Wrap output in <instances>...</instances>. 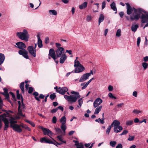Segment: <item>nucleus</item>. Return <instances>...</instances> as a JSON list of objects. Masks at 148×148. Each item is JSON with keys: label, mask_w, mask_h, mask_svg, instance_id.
Here are the masks:
<instances>
[{"label": "nucleus", "mask_w": 148, "mask_h": 148, "mask_svg": "<svg viewBox=\"0 0 148 148\" xmlns=\"http://www.w3.org/2000/svg\"><path fill=\"white\" fill-rule=\"evenodd\" d=\"M127 5V14L128 15H130L132 14L133 11L136 14L134 16L131 15L130 18L131 21L138 20L140 18V16L142 12L146 14V12L143 9L141 8L136 9L134 7L132 8L130 5L128 3H126Z\"/></svg>", "instance_id": "f257e3e1"}, {"label": "nucleus", "mask_w": 148, "mask_h": 148, "mask_svg": "<svg viewBox=\"0 0 148 148\" xmlns=\"http://www.w3.org/2000/svg\"><path fill=\"white\" fill-rule=\"evenodd\" d=\"M16 45L15 47L20 49L18 51V54L21 55H22L26 59H29L28 55V52L25 49L26 47L25 44L22 42H18L16 43Z\"/></svg>", "instance_id": "f03ea898"}, {"label": "nucleus", "mask_w": 148, "mask_h": 148, "mask_svg": "<svg viewBox=\"0 0 148 148\" xmlns=\"http://www.w3.org/2000/svg\"><path fill=\"white\" fill-rule=\"evenodd\" d=\"M16 36L20 39L27 41L29 38V35L26 29H24L22 32H17L16 34Z\"/></svg>", "instance_id": "7ed1b4c3"}, {"label": "nucleus", "mask_w": 148, "mask_h": 148, "mask_svg": "<svg viewBox=\"0 0 148 148\" xmlns=\"http://www.w3.org/2000/svg\"><path fill=\"white\" fill-rule=\"evenodd\" d=\"M71 93L74 95H72L70 96L69 101L75 102L77 101L78 98L80 97V95H79V93L78 92L72 91L71 92Z\"/></svg>", "instance_id": "20e7f679"}, {"label": "nucleus", "mask_w": 148, "mask_h": 148, "mask_svg": "<svg viewBox=\"0 0 148 148\" xmlns=\"http://www.w3.org/2000/svg\"><path fill=\"white\" fill-rule=\"evenodd\" d=\"M114 127V132L116 133L120 132L123 129L122 127L119 125L120 123L117 120H114L113 122Z\"/></svg>", "instance_id": "39448f33"}, {"label": "nucleus", "mask_w": 148, "mask_h": 148, "mask_svg": "<svg viewBox=\"0 0 148 148\" xmlns=\"http://www.w3.org/2000/svg\"><path fill=\"white\" fill-rule=\"evenodd\" d=\"M0 116L1 118V120L3 121L4 123V130H6L9 127V122L8 119L6 118L8 117L7 115L4 113L1 115Z\"/></svg>", "instance_id": "423d86ee"}, {"label": "nucleus", "mask_w": 148, "mask_h": 148, "mask_svg": "<svg viewBox=\"0 0 148 148\" xmlns=\"http://www.w3.org/2000/svg\"><path fill=\"white\" fill-rule=\"evenodd\" d=\"M142 12L141 15L140 16V18L141 19V22L143 23H145L148 21V14H144Z\"/></svg>", "instance_id": "0eeeda50"}, {"label": "nucleus", "mask_w": 148, "mask_h": 148, "mask_svg": "<svg viewBox=\"0 0 148 148\" xmlns=\"http://www.w3.org/2000/svg\"><path fill=\"white\" fill-rule=\"evenodd\" d=\"M27 49L29 53L33 57H35L36 56V51L34 49V47L29 46L27 47Z\"/></svg>", "instance_id": "6e6552de"}, {"label": "nucleus", "mask_w": 148, "mask_h": 148, "mask_svg": "<svg viewBox=\"0 0 148 148\" xmlns=\"http://www.w3.org/2000/svg\"><path fill=\"white\" fill-rule=\"evenodd\" d=\"M41 129L42 130L43 133L45 135H47L51 138L50 136H51L52 135L53 133L49 129L44 128L42 127H41Z\"/></svg>", "instance_id": "1a4fd4ad"}, {"label": "nucleus", "mask_w": 148, "mask_h": 148, "mask_svg": "<svg viewBox=\"0 0 148 148\" xmlns=\"http://www.w3.org/2000/svg\"><path fill=\"white\" fill-rule=\"evenodd\" d=\"M64 49L63 47H60L59 48H58L56 51V58L60 57L61 55L62 54L64 53Z\"/></svg>", "instance_id": "9d476101"}, {"label": "nucleus", "mask_w": 148, "mask_h": 148, "mask_svg": "<svg viewBox=\"0 0 148 148\" xmlns=\"http://www.w3.org/2000/svg\"><path fill=\"white\" fill-rule=\"evenodd\" d=\"M49 56L51 57L55 61L56 59L55 52L53 49H50L49 50Z\"/></svg>", "instance_id": "9b49d317"}, {"label": "nucleus", "mask_w": 148, "mask_h": 148, "mask_svg": "<svg viewBox=\"0 0 148 148\" xmlns=\"http://www.w3.org/2000/svg\"><path fill=\"white\" fill-rule=\"evenodd\" d=\"M102 102V100L99 98H97L93 103V106L95 108L100 105Z\"/></svg>", "instance_id": "f8f14e48"}, {"label": "nucleus", "mask_w": 148, "mask_h": 148, "mask_svg": "<svg viewBox=\"0 0 148 148\" xmlns=\"http://www.w3.org/2000/svg\"><path fill=\"white\" fill-rule=\"evenodd\" d=\"M40 142L42 143L44 142L49 144H54L53 141H52L50 139H47L46 137L42 138L40 140Z\"/></svg>", "instance_id": "ddd939ff"}, {"label": "nucleus", "mask_w": 148, "mask_h": 148, "mask_svg": "<svg viewBox=\"0 0 148 148\" xmlns=\"http://www.w3.org/2000/svg\"><path fill=\"white\" fill-rule=\"evenodd\" d=\"M88 73H85L84 74L80 77L79 79V82H84L86 79H88L89 77V75Z\"/></svg>", "instance_id": "4468645a"}, {"label": "nucleus", "mask_w": 148, "mask_h": 148, "mask_svg": "<svg viewBox=\"0 0 148 148\" xmlns=\"http://www.w3.org/2000/svg\"><path fill=\"white\" fill-rule=\"evenodd\" d=\"M85 70V68L82 65H81L79 66L76 67L75 70V73H78L83 71Z\"/></svg>", "instance_id": "2eb2a0df"}, {"label": "nucleus", "mask_w": 148, "mask_h": 148, "mask_svg": "<svg viewBox=\"0 0 148 148\" xmlns=\"http://www.w3.org/2000/svg\"><path fill=\"white\" fill-rule=\"evenodd\" d=\"M11 127L12 128L14 131L18 133H21L22 131V130L20 127L19 125H14L13 127Z\"/></svg>", "instance_id": "dca6fc26"}, {"label": "nucleus", "mask_w": 148, "mask_h": 148, "mask_svg": "<svg viewBox=\"0 0 148 148\" xmlns=\"http://www.w3.org/2000/svg\"><path fill=\"white\" fill-rule=\"evenodd\" d=\"M68 91L67 88L66 87H62L61 90H59L58 92L62 95H64Z\"/></svg>", "instance_id": "f3484780"}, {"label": "nucleus", "mask_w": 148, "mask_h": 148, "mask_svg": "<svg viewBox=\"0 0 148 148\" xmlns=\"http://www.w3.org/2000/svg\"><path fill=\"white\" fill-rule=\"evenodd\" d=\"M18 114L19 115L22 116L23 117H24L25 115H23L22 113V110L20 108L21 107V102L20 101H18Z\"/></svg>", "instance_id": "a211bd4d"}, {"label": "nucleus", "mask_w": 148, "mask_h": 148, "mask_svg": "<svg viewBox=\"0 0 148 148\" xmlns=\"http://www.w3.org/2000/svg\"><path fill=\"white\" fill-rule=\"evenodd\" d=\"M37 37L38 38V47L40 48H41L43 46L42 41L40 39V35L39 34L37 35Z\"/></svg>", "instance_id": "6ab92c4d"}, {"label": "nucleus", "mask_w": 148, "mask_h": 148, "mask_svg": "<svg viewBox=\"0 0 148 148\" xmlns=\"http://www.w3.org/2000/svg\"><path fill=\"white\" fill-rule=\"evenodd\" d=\"M66 58L67 56L65 54L62 55L60 59V63L61 64L63 63Z\"/></svg>", "instance_id": "aec40b11"}, {"label": "nucleus", "mask_w": 148, "mask_h": 148, "mask_svg": "<svg viewBox=\"0 0 148 148\" xmlns=\"http://www.w3.org/2000/svg\"><path fill=\"white\" fill-rule=\"evenodd\" d=\"M5 59V56L4 54L0 53V65L2 64Z\"/></svg>", "instance_id": "412c9836"}, {"label": "nucleus", "mask_w": 148, "mask_h": 148, "mask_svg": "<svg viewBox=\"0 0 148 148\" xmlns=\"http://www.w3.org/2000/svg\"><path fill=\"white\" fill-rule=\"evenodd\" d=\"M104 18L103 15V14H100L99 15L98 21L99 25L100 23L103 21Z\"/></svg>", "instance_id": "4be33fe9"}, {"label": "nucleus", "mask_w": 148, "mask_h": 148, "mask_svg": "<svg viewBox=\"0 0 148 148\" xmlns=\"http://www.w3.org/2000/svg\"><path fill=\"white\" fill-rule=\"evenodd\" d=\"M87 5V3L86 2H85L83 4L79 6V8L80 9L82 10L86 7Z\"/></svg>", "instance_id": "5701e85b"}, {"label": "nucleus", "mask_w": 148, "mask_h": 148, "mask_svg": "<svg viewBox=\"0 0 148 148\" xmlns=\"http://www.w3.org/2000/svg\"><path fill=\"white\" fill-rule=\"evenodd\" d=\"M138 27V26L137 24L132 25L131 27V30L132 31L135 32L137 30Z\"/></svg>", "instance_id": "b1692460"}, {"label": "nucleus", "mask_w": 148, "mask_h": 148, "mask_svg": "<svg viewBox=\"0 0 148 148\" xmlns=\"http://www.w3.org/2000/svg\"><path fill=\"white\" fill-rule=\"evenodd\" d=\"M33 95L34 96V97L35 98V99L38 101H40V99H39V98L37 97L39 95V93L36 92H34Z\"/></svg>", "instance_id": "393cba45"}, {"label": "nucleus", "mask_w": 148, "mask_h": 148, "mask_svg": "<svg viewBox=\"0 0 148 148\" xmlns=\"http://www.w3.org/2000/svg\"><path fill=\"white\" fill-rule=\"evenodd\" d=\"M102 108V106H100L97 108L95 110V111L94 112V114H97L99 112L101 111V109Z\"/></svg>", "instance_id": "a878e982"}, {"label": "nucleus", "mask_w": 148, "mask_h": 148, "mask_svg": "<svg viewBox=\"0 0 148 148\" xmlns=\"http://www.w3.org/2000/svg\"><path fill=\"white\" fill-rule=\"evenodd\" d=\"M24 83L23 82H22L20 84L19 87L23 93H24L25 91L24 89Z\"/></svg>", "instance_id": "bb28decb"}, {"label": "nucleus", "mask_w": 148, "mask_h": 148, "mask_svg": "<svg viewBox=\"0 0 148 148\" xmlns=\"http://www.w3.org/2000/svg\"><path fill=\"white\" fill-rule=\"evenodd\" d=\"M57 138L61 142H62L64 143H66V141L65 140H63V138H62L61 135L58 136Z\"/></svg>", "instance_id": "cd10ccee"}, {"label": "nucleus", "mask_w": 148, "mask_h": 148, "mask_svg": "<svg viewBox=\"0 0 148 148\" xmlns=\"http://www.w3.org/2000/svg\"><path fill=\"white\" fill-rule=\"evenodd\" d=\"M111 8L114 11H117V9L115 6V3L114 2L112 3L110 5Z\"/></svg>", "instance_id": "c85d7f7f"}, {"label": "nucleus", "mask_w": 148, "mask_h": 148, "mask_svg": "<svg viewBox=\"0 0 148 148\" xmlns=\"http://www.w3.org/2000/svg\"><path fill=\"white\" fill-rule=\"evenodd\" d=\"M60 127L62 130L63 131L64 133H65V130L66 129V127L65 125V124L62 123Z\"/></svg>", "instance_id": "c756f323"}, {"label": "nucleus", "mask_w": 148, "mask_h": 148, "mask_svg": "<svg viewBox=\"0 0 148 148\" xmlns=\"http://www.w3.org/2000/svg\"><path fill=\"white\" fill-rule=\"evenodd\" d=\"M81 65H82L81 64L80 62L79 61L76 60H75L74 64V66L75 67L79 66Z\"/></svg>", "instance_id": "7c9ffc66"}, {"label": "nucleus", "mask_w": 148, "mask_h": 148, "mask_svg": "<svg viewBox=\"0 0 148 148\" xmlns=\"http://www.w3.org/2000/svg\"><path fill=\"white\" fill-rule=\"evenodd\" d=\"M66 121V117L65 116H63L60 120V122L62 123L65 124Z\"/></svg>", "instance_id": "2f4dec72"}, {"label": "nucleus", "mask_w": 148, "mask_h": 148, "mask_svg": "<svg viewBox=\"0 0 148 148\" xmlns=\"http://www.w3.org/2000/svg\"><path fill=\"white\" fill-rule=\"evenodd\" d=\"M9 93L12 95V99L14 101H16V98L15 96L14 93L12 92H10Z\"/></svg>", "instance_id": "473e14b6"}, {"label": "nucleus", "mask_w": 148, "mask_h": 148, "mask_svg": "<svg viewBox=\"0 0 148 148\" xmlns=\"http://www.w3.org/2000/svg\"><path fill=\"white\" fill-rule=\"evenodd\" d=\"M17 123V122L16 121H15L14 120L13 121H11L10 122V127H13L14 125H17V124H16V123Z\"/></svg>", "instance_id": "72a5a7b5"}, {"label": "nucleus", "mask_w": 148, "mask_h": 148, "mask_svg": "<svg viewBox=\"0 0 148 148\" xmlns=\"http://www.w3.org/2000/svg\"><path fill=\"white\" fill-rule=\"evenodd\" d=\"M121 36V30L120 29H118L116 32V36L119 37Z\"/></svg>", "instance_id": "f704fd0d"}, {"label": "nucleus", "mask_w": 148, "mask_h": 148, "mask_svg": "<svg viewBox=\"0 0 148 148\" xmlns=\"http://www.w3.org/2000/svg\"><path fill=\"white\" fill-rule=\"evenodd\" d=\"M56 97V95L55 93H53L51 94L49 96L50 99L52 100H53Z\"/></svg>", "instance_id": "c9c22d12"}, {"label": "nucleus", "mask_w": 148, "mask_h": 148, "mask_svg": "<svg viewBox=\"0 0 148 148\" xmlns=\"http://www.w3.org/2000/svg\"><path fill=\"white\" fill-rule=\"evenodd\" d=\"M21 102L22 103V104L21 105V107L22 108L23 110H24L26 108L25 104L23 103V99L22 97Z\"/></svg>", "instance_id": "e433bc0d"}, {"label": "nucleus", "mask_w": 148, "mask_h": 148, "mask_svg": "<svg viewBox=\"0 0 148 148\" xmlns=\"http://www.w3.org/2000/svg\"><path fill=\"white\" fill-rule=\"evenodd\" d=\"M49 13H52V15H56L57 14V12L55 10H50L49 11Z\"/></svg>", "instance_id": "4c0bfd02"}, {"label": "nucleus", "mask_w": 148, "mask_h": 148, "mask_svg": "<svg viewBox=\"0 0 148 148\" xmlns=\"http://www.w3.org/2000/svg\"><path fill=\"white\" fill-rule=\"evenodd\" d=\"M116 144V142L115 141H111L110 143V145L112 147H114Z\"/></svg>", "instance_id": "58836bf2"}, {"label": "nucleus", "mask_w": 148, "mask_h": 148, "mask_svg": "<svg viewBox=\"0 0 148 148\" xmlns=\"http://www.w3.org/2000/svg\"><path fill=\"white\" fill-rule=\"evenodd\" d=\"M133 123V121H127L126 122V125L128 126H130L132 125Z\"/></svg>", "instance_id": "ea45409f"}, {"label": "nucleus", "mask_w": 148, "mask_h": 148, "mask_svg": "<svg viewBox=\"0 0 148 148\" xmlns=\"http://www.w3.org/2000/svg\"><path fill=\"white\" fill-rule=\"evenodd\" d=\"M26 122L30 124L32 126L34 127L35 126V124L33 122L28 120H26L25 121Z\"/></svg>", "instance_id": "a19ab883"}, {"label": "nucleus", "mask_w": 148, "mask_h": 148, "mask_svg": "<svg viewBox=\"0 0 148 148\" xmlns=\"http://www.w3.org/2000/svg\"><path fill=\"white\" fill-rule=\"evenodd\" d=\"M142 66L144 68V70H145L148 67V64L146 62H143L142 63Z\"/></svg>", "instance_id": "79ce46f5"}, {"label": "nucleus", "mask_w": 148, "mask_h": 148, "mask_svg": "<svg viewBox=\"0 0 148 148\" xmlns=\"http://www.w3.org/2000/svg\"><path fill=\"white\" fill-rule=\"evenodd\" d=\"M55 129L57 132L58 134H59L60 133L62 132V131L60 128H55Z\"/></svg>", "instance_id": "37998d69"}, {"label": "nucleus", "mask_w": 148, "mask_h": 148, "mask_svg": "<svg viewBox=\"0 0 148 148\" xmlns=\"http://www.w3.org/2000/svg\"><path fill=\"white\" fill-rule=\"evenodd\" d=\"M78 104L81 107L83 103L82 98H81L78 100Z\"/></svg>", "instance_id": "c03bdc74"}, {"label": "nucleus", "mask_w": 148, "mask_h": 148, "mask_svg": "<svg viewBox=\"0 0 148 148\" xmlns=\"http://www.w3.org/2000/svg\"><path fill=\"white\" fill-rule=\"evenodd\" d=\"M135 137L134 136H131L129 135V137L128 138L127 140L130 141H133L134 140Z\"/></svg>", "instance_id": "a18cd8bd"}, {"label": "nucleus", "mask_w": 148, "mask_h": 148, "mask_svg": "<svg viewBox=\"0 0 148 148\" xmlns=\"http://www.w3.org/2000/svg\"><path fill=\"white\" fill-rule=\"evenodd\" d=\"M34 91V88L32 87H30L29 88L28 92L29 94L32 93Z\"/></svg>", "instance_id": "49530a36"}, {"label": "nucleus", "mask_w": 148, "mask_h": 148, "mask_svg": "<svg viewBox=\"0 0 148 148\" xmlns=\"http://www.w3.org/2000/svg\"><path fill=\"white\" fill-rule=\"evenodd\" d=\"M108 95L111 98H113L115 99H116V97L114 96H113L112 93H109L108 94Z\"/></svg>", "instance_id": "de8ad7c7"}, {"label": "nucleus", "mask_w": 148, "mask_h": 148, "mask_svg": "<svg viewBox=\"0 0 148 148\" xmlns=\"http://www.w3.org/2000/svg\"><path fill=\"white\" fill-rule=\"evenodd\" d=\"M128 132V131L127 130H125L123 131V132L120 134V135L122 136L123 135H125Z\"/></svg>", "instance_id": "09e8293b"}, {"label": "nucleus", "mask_w": 148, "mask_h": 148, "mask_svg": "<svg viewBox=\"0 0 148 148\" xmlns=\"http://www.w3.org/2000/svg\"><path fill=\"white\" fill-rule=\"evenodd\" d=\"M57 118L56 116H53L52 119V122L53 123H56Z\"/></svg>", "instance_id": "8fccbe9b"}, {"label": "nucleus", "mask_w": 148, "mask_h": 148, "mask_svg": "<svg viewBox=\"0 0 148 148\" xmlns=\"http://www.w3.org/2000/svg\"><path fill=\"white\" fill-rule=\"evenodd\" d=\"M51 138L53 140V143L54 144H53L58 147L57 145H59V143L57 142L56 140H55L53 138Z\"/></svg>", "instance_id": "3c124183"}, {"label": "nucleus", "mask_w": 148, "mask_h": 148, "mask_svg": "<svg viewBox=\"0 0 148 148\" xmlns=\"http://www.w3.org/2000/svg\"><path fill=\"white\" fill-rule=\"evenodd\" d=\"M106 3L105 1H103L102 3L101 9L103 10L106 7Z\"/></svg>", "instance_id": "603ef678"}, {"label": "nucleus", "mask_w": 148, "mask_h": 148, "mask_svg": "<svg viewBox=\"0 0 148 148\" xmlns=\"http://www.w3.org/2000/svg\"><path fill=\"white\" fill-rule=\"evenodd\" d=\"M84 147L83 144L82 143H79L78 145L76 147L77 148H82Z\"/></svg>", "instance_id": "864d4df0"}, {"label": "nucleus", "mask_w": 148, "mask_h": 148, "mask_svg": "<svg viewBox=\"0 0 148 148\" xmlns=\"http://www.w3.org/2000/svg\"><path fill=\"white\" fill-rule=\"evenodd\" d=\"M140 37H138L137 38V45L138 47L139 46L140 43Z\"/></svg>", "instance_id": "5fc2aeb1"}, {"label": "nucleus", "mask_w": 148, "mask_h": 148, "mask_svg": "<svg viewBox=\"0 0 148 148\" xmlns=\"http://www.w3.org/2000/svg\"><path fill=\"white\" fill-rule=\"evenodd\" d=\"M16 97L17 99L18 100H20L21 98V100H22V98H23L22 96L21 95L19 94V95H16Z\"/></svg>", "instance_id": "6e6d98bb"}, {"label": "nucleus", "mask_w": 148, "mask_h": 148, "mask_svg": "<svg viewBox=\"0 0 148 148\" xmlns=\"http://www.w3.org/2000/svg\"><path fill=\"white\" fill-rule=\"evenodd\" d=\"M45 43L47 44L49 42V39L48 37H47L45 38Z\"/></svg>", "instance_id": "4d7b16f0"}, {"label": "nucleus", "mask_w": 148, "mask_h": 148, "mask_svg": "<svg viewBox=\"0 0 148 148\" xmlns=\"http://www.w3.org/2000/svg\"><path fill=\"white\" fill-rule=\"evenodd\" d=\"M4 96L5 97V99L7 100L10 98L9 95L8 93L5 94Z\"/></svg>", "instance_id": "13d9d810"}, {"label": "nucleus", "mask_w": 148, "mask_h": 148, "mask_svg": "<svg viewBox=\"0 0 148 148\" xmlns=\"http://www.w3.org/2000/svg\"><path fill=\"white\" fill-rule=\"evenodd\" d=\"M58 110V108H57L55 109H52L51 111V113H56Z\"/></svg>", "instance_id": "bf43d9fd"}, {"label": "nucleus", "mask_w": 148, "mask_h": 148, "mask_svg": "<svg viewBox=\"0 0 148 148\" xmlns=\"http://www.w3.org/2000/svg\"><path fill=\"white\" fill-rule=\"evenodd\" d=\"M88 85V84H87L86 83H85V84L84 85L83 87L82 88V90H83L85 89L87 86Z\"/></svg>", "instance_id": "052dcab7"}, {"label": "nucleus", "mask_w": 148, "mask_h": 148, "mask_svg": "<svg viewBox=\"0 0 148 148\" xmlns=\"http://www.w3.org/2000/svg\"><path fill=\"white\" fill-rule=\"evenodd\" d=\"M113 88L112 86L111 85L109 86H108V90L109 91H112L113 90Z\"/></svg>", "instance_id": "680f3d73"}, {"label": "nucleus", "mask_w": 148, "mask_h": 148, "mask_svg": "<svg viewBox=\"0 0 148 148\" xmlns=\"http://www.w3.org/2000/svg\"><path fill=\"white\" fill-rule=\"evenodd\" d=\"M57 108H58V109H60L62 111H63L64 110V108L63 107L61 106L58 107Z\"/></svg>", "instance_id": "e2e57ef3"}, {"label": "nucleus", "mask_w": 148, "mask_h": 148, "mask_svg": "<svg viewBox=\"0 0 148 148\" xmlns=\"http://www.w3.org/2000/svg\"><path fill=\"white\" fill-rule=\"evenodd\" d=\"M124 104L123 103H122L119 104H118L117 105V106L118 108L121 107L123 106L124 105Z\"/></svg>", "instance_id": "0e129e2a"}, {"label": "nucleus", "mask_w": 148, "mask_h": 148, "mask_svg": "<svg viewBox=\"0 0 148 148\" xmlns=\"http://www.w3.org/2000/svg\"><path fill=\"white\" fill-rule=\"evenodd\" d=\"M133 112L135 114H138L140 113V111L137 110H135L133 111Z\"/></svg>", "instance_id": "69168bd1"}, {"label": "nucleus", "mask_w": 148, "mask_h": 148, "mask_svg": "<svg viewBox=\"0 0 148 148\" xmlns=\"http://www.w3.org/2000/svg\"><path fill=\"white\" fill-rule=\"evenodd\" d=\"M123 146L121 144H119L116 147V148H122Z\"/></svg>", "instance_id": "338daca9"}, {"label": "nucleus", "mask_w": 148, "mask_h": 148, "mask_svg": "<svg viewBox=\"0 0 148 148\" xmlns=\"http://www.w3.org/2000/svg\"><path fill=\"white\" fill-rule=\"evenodd\" d=\"M144 61L145 62H147L148 61V56H146L144 57L143 58Z\"/></svg>", "instance_id": "774afa93"}]
</instances>
